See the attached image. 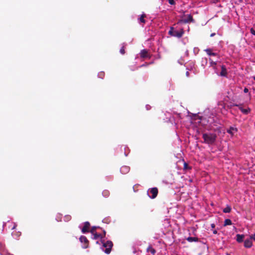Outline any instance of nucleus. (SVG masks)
<instances>
[{
  "label": "nucleus",
  "mask_w": 255,
  "mask_h": 255,
  "mask_svg": "<svg viewBox=\"0 0 255 255\" xmlns=\"http://www.w3.org/2000/svg\"><path fill=\"white\" fill-rule=\"evenodd\" d=\"M146 17V15L145 14H142L141 15L140 17L139 18V21L141 23H145V20L144 18Z\"/></svg>",
  "instance_id": "obj_18"
},
{
  "label": "nucleus",
  "mask_w": 255,
  "mask_h": 255,
  "mask_svg": "<svg viewBox=\"0 0 255 255\" xmlns=\"http://www.w3.org/2000/svg\"><path fill=\"white\" fill-rule=\"evenodd\" d=\"M191 169V167L190 166H189L187 163L184 162L183 169L185 170H190Z\"/></svg>",
  "instance_id": "obj_22"
},
{
  "label": "nucleus",
  "mask_w": 255,
  "mask_h": 255,
  "mask_svg": "<svg viewBox=\"0 0 255 255\" xmlns=\"http://www.w3.org/2000/svg\"><path fill=\"white\" fill-rule=\"evenodd\" d=\"M207 54L210 56H217V53L212 52V50L210 48H208L205 50Z\"/></svg>",
  "instance_id": "obj_14"
},
{
  "label": "nucleus",
  "mask_w": 255,
  "mask_h": 255,
  "mask_svg": "<svg viewBox=\"0 0 255 255\" xmlns=\"http://www.w3.org/2000/svg\"><path fill=\"white\" fill-rule=\"evenodd\" d=\"M92 234L94 236V239H95V240H97L99 238H101V239H103L102 235L99 234H98L97 233H95V234Z\"/></svg>",
  "instance_id": "obj_19"
},
{
  "label": "nucleus",
  "mask_w": 255,
  "mask_h": 255,
  "mask_svg": "<svg viewBox=\"0 0 255 255\" xmlns=\"http://www.w3.org/2000/svg\"><path fill=\"white\" fill-rule=\"evenodd\" d=\"M217 137L216 134L214 133H205L202 136L204 142L208 144H213L216 140Z\"/></svg>",
  "instance_id": "obj_1"
},
{
  "label": "nucleus",
  "mask_w": 255,
  "mask_h": 255,
  "mask_svg": "<svg viewBox=\"0 0 255 255\" xmlns=\"http://www.w3.org/2000/svg\"><path fill=\"white\" fill-rule=\"evenodd\" d=\"M253 246V243L250 239L246 240L244 242V246L247 248H250Z\"/></svg>",
  "instance_id": "obj_10"
},
{
  "label": "nucleus",
  "mask_w": 255,
  "mask_h": 255,
  "mask_svg": "<svg viewBox=\"0 0 255 255\" xmlns=\"http://www.w3.org/2000/svg\"><path fill=\"white\" fill-rule=\"evenodd\" d=\"M217 233V231L215 230V231H213V234H216Z\"/></svg>",
  "instance_id": "obj_35"
},
{
  "label": "nucleus",
  "mask_w": 255,
  "mask_h": 255,
  "mask_svg": "<svg viewBox=\"0 0 255 255\" xmlns=\"http://www.w3.org/2000/svg\"><path fill=\"white\" fill-rule=\"evenodd\" d=\"M236 106L239 107V109L241 111V112L243 111V110H244V108H243V107L241 106L237 105H236Z\"/></svg>",
  "instance_id": "obj_30"
},
{
  "label": "nucleus",
  "mask_w": 255,
  "mask_h": 255,
  "mask_svg": "<svg viewBox=\"0 0 255 255\" xmlns=\"http://www.w3.org/2000/svg\"><path fill=\"white\" fill-rule=\"evenodd\" d=\"M186 75L187 77H188L189 75V72L188 71H187L186 73Z\"/></svg>",
  "instance_id": "obj_34"
},
{
  "label": "nucleus",
  "mask_w": 255,
  "mask_h": 255,
  "mask_svg": "<svg viewBox=\"0 0 255 255\" xmlns=\"http://www.w3.org/2000/svg\"><path fill=\"white\" fill-rule=\"evenodd\" d=\"M140 56L141 58H150V56L146 49H143L141 50L140 53Z\"/></svg>",
  "instance_id": "obj_7"
},
{
  "label": "nucleus",
  "mask_w": 255,
  "mask_h": 255,
  "mask_svg": "<svg viewBox=\"0 0 255 255\" xmlns=\"http://www.w3.org/2000/svg\"><path fill=\"white\" fill-rule=\"evenodd\" d=\"M244 92L246 93H248L249 92V89L247 88H245L244 90Z\"/></svg>",
  "instance_id": "obj_31"
},
{
  "label": "nucleus",
  "mask_w": 255,
  "mask_h": 255,
  "mask_svg": "<svg viewBox=\"0 0 255 255\" xmlns=\"http://www.w3.org/2000/svg\"><path fill=\"white\" fill-rule=\"evenodd\" d=\"M251 112V109L250 108H248L246 109H244L242 112L244 113V114L247 115Z\"/></svg>",
  "instance_id": "obj_23"
},
{
  "label": "nucleus",
  "mask_w": 255,
  "mask_h": 255,
  "mask_svg": "<svg viewBox=\"0 0 255 255\" xmlns=\"http://www.w3.org/2000/svg\"><path fill=\"white\" fill-rule=\"evenodd\" d=\"M187 18L181 19L179 21L180 22H182L184 23H187L189 22H194V20L193 18V16L191 14H188L187 16Z\"/></svg>",
  "instance_id": "obj_5"
},
{
  "label": "nucleus",
  "mask_w": 255,
  "mask_h": 255,
  "mask_svg": "<svg viewBox=\"0 0 255 255\" xmlns=\"http://www.w3.org/2000/svg\"><path fill=\"white\" fill-rule=\"evenodd\" d=\"M236 240L238 243H242L243 241L245 236L244 235L237 234L236 235Z\"/></svg>",
  "instance_id": "obj_12"
},
{
  "label": "nucleus",
  "mask_w": 255,
  "mask_h": 255,
  "mask_svg": "<svg viewBox=\"0 0 255 255\" xmlns=\"http://www.w3.org/2000/svg\"><path fill=\"white\" fill-rule=\"evenodd\" d=\"M250 240H253L255 241V234L250 236Z\"/></svg>",
  "instance_id": "obj_29"
},
{
  "label": "nucleus",
  "mask_w": 255,
  "mask_h": 255,
  "mask_svg": "<svg viewBox=\"0 0 255 255\" xmlns=\"http://www.w3.org/2000/svg\"><path fill=\"white\" fill-rule=\"evenodd\" d=\"M106 231H105V230H104V231H103V235H102V236H103V238L104 237H105V236H106Z\"/></svg>",
  "instance_id": "obj_32"
},
{
  "label": "nucleus",
  "mask_w": 255,
  "mask_h": 255,
  "mask_svg": "<svg viewBox=\"0 0 255 255\" xmlns=\"http://www.w3.org/2000/svg\"><path fill=\"white\" fill-rule=\"evenodd\" d=\"M97 228V227H93L91 230H90V232L92 233V234H95V233H96V229Z\"/></svg>",
  "instance_id": "obj_25"
},
{
  "label": "nucleus",
  "mask_w": 255,
  "mask_h": 255,
  "mask_svg": "<svg viewBox=\"0 0 255 255\" xmlns=\"http://www.w3.org/2000/svg\"><path fill=\"white\" fill-rule=\"evenodd\" d=\"M211 226H212V228H214L215 227L214 224H212Z\"/></svg>",
  "instance_id": "obj_36"
},
{
  "label": "nucleus",
  "mask_w": 255,
  "mask_h": 255,
  "mask_svg": "<svg viewBox=\"0 0 255 255\" xmlns=\"http://www.w3.org/2000/svg\"><path fill=\"white\" fill-rule=\"evenodd\" d=\"M147 252H150L152 255H154L156 251L151 246H149L146 249Z\"/></svg>",
  "instance_id": "obj_15"
},
{
  "label": "nucleus",
  "mask_w": 255,
  "mask_h": 255,
  "mask_svg": "<svg viewBox=\"0 0 255 255\" xmlns=\"http://www.w3.org/2000/svg\"><path fill=\"white\" fill-rule=\"evenodd\" d=\"M221 68V71L220 73V75L221 76L226 77L227 75V71L226 66L224 65H222Z\"/></svg>",
  "instance_id": "obj_9"
},
{
  "label": "nucleus",
  "mask_w": 255,
  "mask_h": 255,
  "mask_svg": "<svg viewBox=\"0 0 255 255\" xmlns=\"http://www.w3.org/2000/svg\"><path fill=\"white\" fill-rule=\"evenodd\" d=\"M250 31L252 34L255 35V28H252L250 30Z\"/></svg>",
  "instance_id": "obj_27"
},
{
  "label": "nucleus",
  "mask_w": 255,
  "mask_h": 255,
  "mask_svg": "<svg viewBox=\"0 0 255 255\" xmlns=\"http://www.w3.org/2000/svg\"><path fill=\"white\" fill-rule=\"evenodd\" d=\"M90 224L89 222H86L84 223V225L82 229V232L83 233H86L89 232V228Z\"/></svg>",
  "instance_id": "obj_8"
},
{
  "label": "nucleus",
  "mask_w": 255,
  "mask_h": 255,
  "mask_svg": "<svg viewBox=\"0 0 255 255\" xmlns=\"http://www.w3.org/2000/svg\"><path fill=\"white\" fill-rule=\"evenodd\" d=\"M101 75H103V74H104V73H101Z\"/></svg>",
  "instance_id": "obj_37"
},
{
  "label": "nucleus",
  "mask_w": 255,
  "mask_h": 255,
  "mask_svg": "<svg viewBox=\"0 0 255 255\" xmlns=\"http://www.w3.org/2000/svg\"><path fill=\"white\" fill-rule=\"evenodd\" d=\"M125 52H125V46H123L121 48V49H120V53H121L122 54L124 55V54H125Z\"/></svg>",
  "instance_id": "obj_26"
},
{
  "label": "nucleus",
  "mask_w": 255,
  "mask_h": 255,
  "mask_svg": "<svg viewBox=\"0 0 255 255\" xmlns=\"http://www.w3.org/2000/svg\"><path fill=\"white\" fill-rule=\"evenodd\" d=\"M102 242L103 244V246L106 248L104 251L105 253L107 254H109L111 253L112 248L113 246L112 242L111 241H108L105 243L102 241Z\"/></svg>",
  "instance_id": "obj_3"
},
{
  "label": "nucleus",
  "mask_w": 255,
  "mask_h": 255,
  "mask_svg": "<svg viewBox=\"0 0 255 255\" xmlns=\"http://www.w3.org/2000/svg\"><path fill=\"white\" fill-rule=\"evenodd\" d=\"M109 192L108 190H104L103 192V196L107 197L109 195Z\"/></svg>",
  "instance_id": "obj_24"
},
{
  "label": "nucleus",
  "mask_w": 255,
  "mask_h": 255,
  "mask_svg": "<svg viewBox=\"0 0 255 255\" xmlns=\"http://www.w3.org/2000/svg\"><path fill=\"white\" fill-rule=\"evenodd\" d=\"M168 2L171 5H174L175 3V2L174 0H168Z\"/></svg>",
  "instance_id": "obj_28"
},
{
  "label": "nucleus",
  "mask_w": 255,
  "mask_h": 255,
  "mask_svg": "<svg viewBox=\"0 0 255 255\" xmlns=\"http://www.w3.org/2000/svg\"><path fill=\"white\" fill-rule=\"evenodd\" d=\"M187 240L189 242H198L199 240V239L196 237H189L187 238Z\"/></svg>",
  "instance_id": "obj_16"
},
{
  "label": "nucleus",
  "mask_w": 255,
  "mask_h": 255,
  "mask_svg": "<svg viewBox=\"0 0 255 255\" xmlns=\"http://www.w3.org/2000/svg\"><path fill=\"white\" fill-rule=\"evenodd\" d=\"M129 171V167L127 166H123L121 168V171L123 174H126Z\"/></svg>",
  "instance_id": "obj_11"
},
{
  "label": "nucleus",
  "mask_w": 255,
  "mask_h": 255,
  "mask_svg": "<svg viewBox=\"0 0 255 255\" xmlns=\"http://www.w3.org/2000/svg\"><path fill=\"white\" fill-rule=\"evenodd\" d=\"M231 211V208L229 206H227L225 208L223 209V212L226 213H230Z\"/></svg>",
  "instance_id": "obj_20"
},
{
  "label": "nucleus",
  "mask_w": 255,
  "mask_h": 255,
  "mask_svg": "<svg viewBox=\"0 0 255 255\" xmlns=\"http://www.w3.org/2000/svg\"><path fill=\"white\" fill-rule=\"evenodd\" d=\"M214 35H215V33H213L211 34L210 36L211 37H213Z\"/></svg>",
  "instance_id": "obj_33"
},
{
  "label": "nucleus",
  "mask_w": 255,
  "mask_h": 255,
  "mask_svg": "<svg viewBox=\"0 0 255 255\" xmlns=\"http://www.w3.org/2000/svg\"><path fill=\"white\" fill-rule=\"evenodd\" d=\"M79 240L81 243H84V246H83V248L86 249L88 247L89 241L88 240L87 238L85 236H81Z\"/></svg>",
  "instance_id": "obj_6"
},
{
  "label": "nucleus",
  "mask_w": 255,
  "mask_h": 255,
  "mask_svg": "<svg viewBox=\"0 0 255 255\" xmlns=\"http://www.w3.org/2000/svg\"><path fill=\"white\" fill-rule=\"evenodd\" d=\"M232 221L230 219H227L224 221V226L231 225H232Z\"/></svg>",
  "instance_id": "obj_21"
},
{
  "label": "nucleus",
  "mask_w": 255,
  "mask_h": 255,
  "mask_svg": "<svg viewBox=\"0 0 255 255\" xmlns=\"http://www.w3.org/2000/svg\"><path fill=\"white\" fill-rule=\"evenodd\" d=\"M184 33V31L183 29H181L180 31L175 30L173 27H171L169 31H168V34L171 36L174 37H176L177 38H181Z\"/></svg>",
  "instance_id": "obj_2"
},
{
  "label": "nucleus",
  "mask_w": 255,
  "mask_h": 255,
  "mask_svg": "<svg viewBox=\"0 0 255 255\" xmlns=\"http://www.w3.org/2000/svg\"><path fill=\"white\" fill-rule=\"evenodd\" d=\"M237 128L234 127H230L229 129H227V132L231 135H233L235 132H237Z\"/></svg>",
  "instance_id": "obj_13"
},
{
  "label": "nucleus",
  "mask_w": 255,
  "mask_h": 255,
  "mask_svg": "<svg viewBox=\"0 0 255 255\" xmlns=\"http://www.w3.org/2000/svg\"><path fill=\"white\" fill-rule=\"evenodd\" d=\"M149 191L150 193L151 194V196H149V197L151 199H154L155 198L158 194V190L157 188L156 187H153L151 188L149 190Z\"/></svg>",
  "instance_id": "obj_4"
},
{
  "label": "nucleus",
  "mask_w": 255,
  "mask_h": 255,
  "mask_svg": "<svg viewBox=\"0 0 255 255\" xmlns=\"http://www.w3.org/2000/svg\"><path fill=\"white\" fill-rule=\"evenodd\" d=\"M209 61H210V66L211 67H212L214 69H216V65H217L216 62L213 61V60L211 58H209Z\"/></svg>",
  "instance_id": "obj_17"
}]
</instances>
